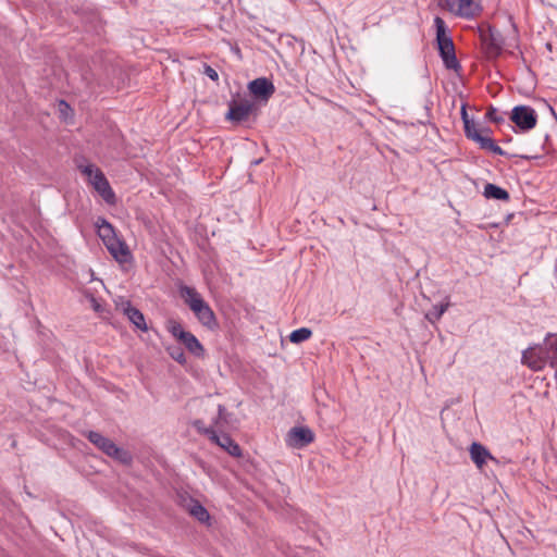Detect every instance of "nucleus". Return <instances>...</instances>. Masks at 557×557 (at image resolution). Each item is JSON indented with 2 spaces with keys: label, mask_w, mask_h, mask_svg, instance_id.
I'll return each instance as SVG.
<instances>
[{
  "label": "nucleus",
  "mask_w": 557,
  "mask_h": 557,
  "mask_svg": "<svg viewBox=\"0 0 557 557\" xmlns=\"http://www.w3.org/2000/svg\"><path fill=\"white\" fill-rule=\"evenodd\" d=\"M95 226L97 227V232L99 237L102 239L103 244L106 242H110L111 238L115 237V231L111 223H109L104 218L98 216Z\"/></svg>",
  "instance_id": "nucleus-17"
},
{
  "label": "nucleus",
  "mask_w": 557,
  "mask_h": 557,
  "mask_svg": "<svg viewBox=\"0 0 557 557\" xmlns=\"http://www.w3.org/2000/svg\"><path fill=\"white\" fill-rule=\"evenodd\" d=\"M211 442L225 449L233 457L242 456L239 445L226 433H222L221 435L215 433V440H212Z\"/></svg>",
  "instance_id": "nucleus-14"
},
{
  "label": "nucleus",
  "mask_w": 557,
  "mask_h": 557,
  "mask_svg": "<svg viewBox=\"0 0 557 557\" xmlns=\"http://www.w3.org/2000/svg\"><path fill=\"white\" fill-rule=\"evenodd\" d=\"M231 414L226 411L223 405L218 406V416L212 420L213 426L218 432H223L225 426L230 423Z\"/></svg>",
  "instance_id": "nucleus-21"
},
{
  "label": "nucleus",
  "mask_w": 557,
  "mask_h": 557,
  "mask_svg": "<svg viewBox=\"0 0 557 557\" xmlns=\"http://www.w3.org/2000/svg\"><path fill=\"white\" fill-rule=\"evenodd\" d=\"M109 457L124 466H129L133 462L132 454L128 450L121 448L116 445H114L113 449L109 454Z\"/></svg>",
  "instance_id": "nucleus-22"
},
{
  "label": "nucleus",
  "mask_w": 557,
  "mask_h": 557,
  "mask_svg": "<svg viewBox=\"0 0 557 557\" xmlns=\"http://www.w3.org/2000/svg\"><path fill=\"white\" fill-rule=\"evenodd\" d=\"M170 356L180 364L186 363V356L181 347L169 348Z\"/></svg>",
  "instance_id": "nucleus-28"
},
{
  "label": "nucleus",
  "mask_w": 557,
  "mask_h": 557,
  "mask_svg": "<svg viewBox=\"0 0 557 557\" xmlns=\"http://www.w3.org/2000/svg\"><path fill=\"white\" fill-rule=\"evenodd\" d=\"M117 306L138 330L144 332L148 331V326L143 312L133 307L129 300H123Z\"/></svg>",
  "instance_id": "nucleus-10"
},
{
  "label": "nucleus",
  "mask_w": 557,
  "mask_h": 557,
  "mask_svg": "<svg viewBox=\"0 0 557 557\" xmlns=\"http://www.w3.org/2000/svg\"><path fill=\"white\" fill-rule=\"evenodd\" d=\"M460 114L463 122L465 135L468 139L472 140L474 138V134H480L481 132L478 131L474 121L469 117L466 104H462Z\"/></svg>",
  "instance_id": "nucleus-20"
},
{
  "label": "nucleus",
  "mask_w": 557,
  "mask_h": 557,
  "mask_svg": "<svg viewBox=\"0 0 557 557\" xmlns=\"http://www.w3.org/2000/svg\"><path fill=\"white\" fill-rule=\"evenodd\" d=\"M552 347L554 348L555 354L557 356V338H556V342L552 345Z\"/></svg>",
  "instance_id": "nucleus-34"
},
{
  "label": "nucleus",
  "mask_w": 557,
  "mask_h": 557,
  "mask_svg": "<svg viewBox=\"0 0 557 557\" xmlns=\"http://www.w3.org/2000/svg\"><path fill=\"white\" fill-rule=\"evenodd\" d=\"M180 293L202 325L209 329L216 325L214 312L195 288L184 285Z\"/></svg>",
  "instance_id": "nucleus-2"
},
{
  "label": "nucleus",
  "mask_w": 557,
  "mask_h": 557,
  "mask_svg": "<svg viewBox=\"0 0 557 557\" xmlns=\"http://www.w3.org/2000/svg\"><path fill=\"white\" fill-rule=\"evenodd\" d=\"M77 168L107 203L113 205L115 202V194L99 168L90 163L79 164Z\"/></svg>",
  "instance_id": "nucleus-3"
},
{
  "label": "nucleus",
  "mask_w": 557,
  "mask_h": 557,
  "mask_svg": "<svg viewBox=\"0 0 557 557\" xmlns=\"http://www.w3.org/2000/svg\"><path fill=\"white\" fill-rule=\"evenodd\" d=\"M312 335V331L309 327H301L290 333L289 339L292 343L299 344L306 339H309Z\"/></svg>",
  "instance_id": "nucleus-26"
},
{
  "label": "nucleus",
  "mask_w": 557,
  "mask_h": 557,
  "mask_svg": "<svg viewBox=\"0 0 557 557\" xmlns=\"http://www.w3.org/2000/svg\"><path fill=\"white\" fill-rule=\"evenodd\" d=\"M457 1L458 0H438V4L441 8L455 14L458 4Z\"/></svg>",
  "instance_id": "nucleus-30"
},
{
  "label": "nucleus",
  "mask_w": 557,
  "mask_h": 557,
  "mask_svg": "<svg viewBox=\"0 0 557 557\" xmlns=\"http://www.w3.org/2000/svg\"><path fill=\"white\" fill-rule=\"evenodd\" d=\"M248 89L257 99L268 100L275 91L273 83L267 77H259L248 84Z\"/></svg>",
  "instance_id": "nucleus-9"
},
{
  "label": "nucleus",
  "mask_w": 557,
  "mask_h": 557,
  "mask_svg": "<svg viewBox=\"0 0 557 557\" xmlns=\"http://www.w3.org/2000/svg\"><path fill=\"white\" fill-rule=\"evenodd\" d=\"M510 120L520 131L528 132L536 126L537 114L533 108L519 104L511 110Z\"/></svg>",
  "instance_id": "nucleus-5"
},
{
  "label": "nucleus",
  "mask_w": 557,
  "mask_h": 557,
  "mask_svg": "<svg viewBox=\"0 0 557 557\" xmlns=\"http://www.w3.org/2000/svg\"><path fill=\"white\" fill-rule=\"evenodd\" d=\"M457 3L455 14L461 17H473L479 11V5L474 3V0H458Z\"/></svg>",
  "instance_id": "nucleus-19"
},
{
  "label": "nucleus",
  "mask_w": 557,
  "mask_h": 557,
  "mask_svg": "<svg viewBox=\"0 0 557 557\" xmlns=\"http://www.w3.org/2000/svg\"><path fill=\"white\" fill-rule=\"evenodd\" d=\"M479 132L482 133L483 136H490V134L492 133V129L490 127H482V128H478Z\"/></svg>",
  "instance_id": "nucleus-32"
},
{
  "label": "nucleus",
  "mask_w": 557,
  "mask_h": 557,
  "mask_svg": "<svg viewBox=\"0 0 557 557\" xmlns=\"http://www.w3.org/2000/svg\"><path fill=\"white\" fill-rule=\"evenodd\" d=\"M253 110V104L248 100H242L239 102L232 101L230 103L228 112L226 113V120L234 123H242L246 121Z\"/></svg>",
  "instance_id": "nucleus-8"
},
{
  "label": "nucleus",
  "mask_w": 557,
  "mask_h": 557,
  "mask_svg": "<svg viewBox=\"0 0 557 557\" xmlns=\"http://www.w3.org/2000/svg\"><path fill=\"white\" fill-rule=\"evenodd\" d=\"M542 352V348L540 347H529L522 352V363L534 371L541 370L544 367Z\"/></svg>",
  "instance_id": "nucleus-12"
},
{
  "label": "nucleus",
  "mask_w": 557,
  "mask_h": 557,
  "mask_svg": "<svg viewBox=\"0 0 557 557\" xmlns=\"http://www.w3.org/2000/svg\"><path fill=\"white\" fill-rule=\"evenodd\" d=\"M313 441V433L309 428H292L286 436V443L293 448H302Z\"/></svg>",
  "instance_id": "nucleus-6"
},
{
  "label": "nucleus",
  "mask_w": 557,
  "mask_h": 557,
  "mask_svg": "<svg viewBox=\"0 0 557 557\" xmlns=\"http://www.w3.org/2000/svg\"><path fill=\"white\" fill-rule=\"evenodd\" d=\"M486 119L495 124H500L505 121V119L498 114V111L493 106L488 107L486 114Z\"/></svg>",
  "instance_id": "nucleus-29"
},
{
  "label": "nucleus",
  "mask_w": 557,
  "mask_h": 557,
  "mask_svg": "<svg viewBox=\"0 0 557 557\" xmlns=\"http://www.w3.org/2000/svg\"><path fill=\"white\" fill-rule=\"evenodd\" d=\"M472 141L476 143L483 150L491 151L498 156H504L506 152L492 139L490 136H483L482 133L474 134Z\"/></svg>",
  "instance_id": "nucleus-16"
},
{
  "label": "nucleus",
  "mask_w": 557,
  "mask_h": 557,
  "mask_svg": "<svg viewBox=\"0 0 557 557\" xmlns=\"http://www.w3.org/2000/svg\"><path fill=\"white\" fill-rule=\"evenodd\" d=\"M180 342L184 344V346L195 356L201 357L205 354V348L201 343L197 339V337L190 333L186 332L180 338Z\"/></svg>",
  "instance_id": "nucleus-15"
},
{
  "label": "nucleus",
  "mask_w": 557,
  "mask_h": 557,
  "mask_svg": "<svg viewBox=\"0 0 557 557\" xmlns=\"http://www.w3.org/2000/svg\"><path fill=\"white\" fill-rule=\"evenodd\" d=\"M60 104L67 107V103L65 101H61Z\"/></svg>",
  "instance_id": "nucleus-35"
},
{
  "label": "nucleus",
  "mask_w": 557,
  "mask_h": 557,
  "mask_svg": "<svg viewBox=\"0 0 557 557\" xmlns=\"http://www.w3.org/2000/svg\"><path fill=\"white\" fill-rule=\"evenodd\" d=\"M168 330L169 332L180 341L183 334H185L187 331L183 329L181 323L174 320H170L168 323Z\"/></svg>",
  "instance_id": "nucleus-27"
},
{
  "label": "nucleus",
  "mask_w": 557,
  "mask_h": 557,
  "mask_svg": "<svg viewBox=\"0 0 557 557\" xmlns=\"http://www.w3.org/2000/svg\"><path fill=\"white\" fill-rule=\"evenodd\" d=\"M189 513L200 522H206L210 519L208 510L199 502L194 499L190 500Z\"/></svg>",
  "instance_id": "nucleus-23"
},
{
  "label": "nucleus",
  "mask_w": 557,
  "mask_h": 557,
  "mask_svg": "<svg viewBox=\"0 0 557 557\" xmlns=\"http://www.w3.org/2000/svg\"><path fill=\"white\" fill-rule=\"evenodd\" d=\"M88 441L94 444L99 450L109 456L113 449L115 443L109 437L103 436L101 433L96 431H88L85 433Z\"/></svg>",
  "instance_id": "nucleus-13"
},
{
  "label": "nucleus",
  "mask_w": 557,
  "mask_h": 557,
  "mask_svg": "<svg viewBox=\"0 0 557 557\" xmlns=\"http://www.w3.org/2000/svg\"><path fill=\"white\" fill-rule=\"evenodd\" d=\"M537 157H540V154H539V153L521 156V158L527 159V160L535 159V158H537Z\"/></svg>",
  "instance_id": "nucleus-33"
},
{
  "label": "nucleus",
  "mask_w": 557,
  "mask_h": 557,
  "mask_svg": "<svg viewBox=\"0 0 557 557\" xmlns=\"http://www.w3.org/2000/svg\"><path fill=\"white\" fill-rule=\"evenodd\" d=\"M436 27V47L438 54L447 70L459 72L461 64L456 57L453 38L447 34V26L443 18L436 16L434 20Z\"/></svg>",
  "instance_id": "nucleus-1"
},
{
  "label": "nucleus",
  "mask_w": 557,
  "mask_h": 557,
  "mask_svg": "<svg viewBox=\"0 0 557 557\" xmlns=\"http://www.w3.org/2000/svg\"><path fill=\"white\" fill-rule=\"evenodd\" d=\"M469 451H470L471 460L474 462V465L479 469L483 468L486 460H492L494 462H497L496 458L491 455L488 449L478 442H473L471 444Z\"/></svg>",
  "instance_id": "nucleus-11"
},
{
  "label": "nucleus",
  "mask_w": 557,
  "mask_h": 557,
  "mask_svg": "<svg viewBox=\"0 0 557 557\" xmlns=\"http://www.w3.org/2000/svg\"><path fill=\"white\" fill-rule=\"evenodd\" d=\"M483 195L487 199H495L502 201H509L510 199V195L506 189L492 183H487L484 186Z\"/></svg>",
  "instance_id": "nucleus-18"
},
{
  "label": "nucleus",
  "mask_w": 557,
  "mask_h": 557,
  "mask_svg": "<svg viewBox=\"0 0 557 557\" xmlns=\"http://www.w3.org/2000/svg\"><path fill=\"white\" fill-rule=\"evenodd\" d=\"M203 73L213 82H216L219 79L218 72L208 64H205Z\"/></svg>",
  "instance_id": "nucleus-31"
},
{
  "label": "nucleus",
  "mask_w": 557,
  "mask_h": 557,
  "mask_svg": "<svg viewBox=\"0 0 557 557\" xmlns=\"http://www.w3.org/2000/svg\"><path fill=\"white\" fill-rule=\"evenodd\" d=\"M447 308H448V304L435 305L432 307V309L430 311H428V313L425 314V318L430 322L435 323L436 321H438L442 318V315L447 310Z\"/></svg>",
  "instance_id": "nucleus-25"
},
{
  "label": "nucleus",
  "mask_w": 557,
  "mask_h": 557,
  "mask_svg": "<svg viewBox=\"0 0 557 557\" xmlns=\"http://www.w3.org/2000/svg\"><path fill=\"white\" fill-rule=\"evenodd\" d=\"M191 425L197 430L198 433L203 434L209 437L210 441L215 440L216 430L211 425L206 426L203 421L200 419H196L191 422Z\"/></svg>",
  "instance_id": "nucleus-24"
},
{
  "label": "nucleus",
  "mask_w": 557,
  "mask_h": 557,
  "mask_svg": "<svg viewBox=\"0 0 557 557\" xmlns=\"http://www.w3.org/2000/svg\"><path fill=\"white\" fill-rule=\"evenodd\" d=\"M480 37L487 59H497L500 55L504 46L502 33L495 27L488 26L486 30H481Z\"/></svg>",
  "instance_id": "nucleus-4"
},
{
  "label": "nucleus",
  "mask_w": 557,
  "mask_h": 557,
  "mask_svg": "<svg viewBox=\"0 0 557 557\" xmlns=\"http://www.w3.org/2000/svg\"><path fill=\"white\" fill-rule=\"evenodd\" d=\"M104 246L119 263L129 262L133 258L126 243L117 236L111 238L110 242H106Z\"/></svg>",
  "instance_id": "nucleus-7"
}]
</instances>
